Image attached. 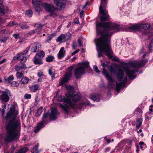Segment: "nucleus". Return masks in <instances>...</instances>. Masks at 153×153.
Returning a JSON list of instances; mask_svg holds the SVG:
<instances>
[{
    "mask_svg": "<svg viewBox=\"0 0 153 153\" xmlns=\"http://www.w3.org/2000/svg\"><path fill=\"white\" fill-rule=\"evenodd\" d=\"M96 27L97 36H101L98 39H94L98 57L102 56L103 53H104L109 58L119 62L120 60L118 58L113 57L110 46V37L113 33L119 31V25L112 22H100L96 24Z\"/></svg>",
    "mask_w": 153,
    "mask_h": 153,
    "instance_id": "f257e3e1",
    "label": "nucleus"
},
{
    "mask_svg": "<svg viewBox=\"0 0 153 153\" xmlns=\"http://www.w3.org/2000/svg\"><path fill=\"white\" fill-rule=\"evenodd\" d=\"M18 114L15 111L14 105H12L7 115V119L13 117L6 126V134L4 140L7 143L13 140H18L20 136V123L19 120L15 119V117Z\"/></svg>",
    "mask_w": 153,
    "mask_h": 153,
    "instance_id": "f03ea898",
    "label": "nucleus"
},
{
    "mask_svg": "<svg viewBox=\"0 0 153 153\" xmlns=\"http://www.w3.org/2000/svg\"><path fill=\"white\" fill-rule=\"evenodd\" d=\"M148 61V60L146 59L130 62L126 63V67H123V68L129 79H134L136 77V75L134 74L138 72V69H134L130 70L129 68L131 67L135 68H139L140 67L145 65Z\"/></svg>",
    "mask_w": 153,
    "mask_h": 153,
    "instance_id": "7ed1b4c3",
    "label": "nucleus"
},
{
    "mask_svg": "<svg viewBox=\"0 0 153 153\" xmlns=\"http://www.w3.org/2000/svg\"><path fill=\"white\" fill-rule=\"evenodd\" d=\"M124 71L121 69H119L117 72V75L118 79L120 81L119 83L116 82V91L117 92L120 91V88L124 86L127 80L126 76H124Z\"/></svg>",
    "mask_w": 153,
    "mask_h": 153,
    "instance_id": "20e7f679",
    "label": "nucleus"
},
{
    "mask_svg": "<svg viewBox=\"0 0 153 153\" xmlns=\"http://www.w3.org/2000/svg\"><path fill=\"white\" fill-rule=\"evenodd\" d=\"M66 87V89L69 91L65 93L66 96L68 98H70L73 100V103H76L81 99L80 95L76 93L74 91L73 87L70 85H67Z\"/></svg>",
    "mask_w": 153,
    "mask_h": 153,
    "instance_id": "39448f33",
    "label": "nucleus"
},
{
    "mask_svg": "<svg viewBox=\"0 0 153 153\" xmlns=\"http://www.w3.org/2000/svg\"><path fill=\"white\" fill-rule=\"evenodd\" d=\"M89 66V63L88 62H83L80 65L76 68L74 70V74L76 78H80L83 74H85V69L88 68Z\"/></svg>",
    "mask_w": 153,
    "mask_h": 153,
    "instance_id": "423d86ee",
    "label": "nucleus"
},
{
    "mask_svg": "<svg viewBox=\"0 0 153 153\" xmlns=\"http://www.w3.org/2000/svg\"><path fill=\"white\" fill-rule=\"evenodd\" d=\"M44 6L46 9L51 13V15L53 17H55L57 16L56 12V9L51 4L47 3H45Z\"/></svg>",
    "mask_w": 153,
    "mask_h": 153,
    "instance_id": "0eeeda50",
    "label": "nucleus"
},
{
    "mask_svg": "<svg viewBox=\"0 0 153 153\" xmlns=\"http://www.w3.org/2000/svg\"><path fill=\"white\" fill-rule=\"evenodd\" d=\"M102 73L105 75V77L108 81V87L110 88H113L115 86V82L108 74L107 70L104 68L103 69Z\"/></svg>",
    "mask_w": 153,
    "mask_h": 153,
    "instance_id": "6e6552de",
    "label": "nucleus"
},
{
    "mask_svg": "<svg viewBox=\"0 0 153 153\" xmlns=\"http://www.w3.org/2000/svg\"><path fill=\"white\" fill-rule=\"evenodd\" d=\"M11 95V93L8 90L2 92V94L0 96V99L1 102H8L10 99L9 97Z\"/></svg>",
    "mask_w": 153,
    "mask_h": 153,
    "instance_id": "1a4fd4ad",
    "label": "nucleus"
},
{
    "mask_svg": "<svg viewBox=\"0 0 153 153\" xmlns=\"http://www.w3.org/2000/svg\"><path fill=\"white\" fill-rule=\"evenodd\" d=\"M72 69L73 68L72 67H70L68 68V72L65 73V77L62 79L61 82L60 83L61 85H63L71 77L72 75L71 72Z\"/></svg>",
    "mask_w": 153,
    "mask_h": 153,
    "instance_id": "9d476101",
    "label": "nucleus"
},
{
    "mask_svg": "<svg viewBox=\"0 0 153 153\" xmlns=\"http://www.w3.org/2000/svg\"><path fill=\"white\" fill-rule=\"evenodd\" d=\"M58 10H63L65 7L66 0H53Z\"/></svg>",
    "mask_w": 153,
    "mask_h": 153,
    "instance_id": "9b49d317",
    "label": "nucleus"
},
{
    "mask_svg": "<svg viewBox=\"0 0 153 153\" xmlns=\"http://www.w3.org/2000/svg\"><path fill=\"white\" fill-rule=\"evenodd\" d=\"M71 36V34L68 33L64 34H62L57 38L56 41L61 42H65L69 39Z\"/></svg>",
    "mask_w": 153,
    "mask_h": 153,
    "instance_id": "f8f14e48",
    "label": "nucleus"
},
{
    "mask_svg": "<svg viewBox=\"0 0 153 153\" xmlns=\"http://www.w3.org/2000/svg\"><path fill=\"white\" fill-rule=\"evenodd\" d=\"M58 100L59 101H63L65 103H67L72 108H74V105L76 103H73V100L71 99L70 98H65L62 96H60L58 97Z\"/></svg>",
    "mask_w": 153,
    "mask_h": 153,
    "instance_id": "ddd939ff",
    "label": "nucleus"
},
{
    "mask_svg": "<svg viewBox=\"0 0 153 153\" xmlns=\"http://www.w3.org/2000/svg\"><path fill=\"white\" fill-rule=\"evenodd\" d=\"M100 12L102 15L100 17V21L101 22L107 21L109 18V16L107 14V11L104 9H102V7H99Z\"/></svg>",
    "mask_w": 153,
    "mask_h": 153,
    "instance_id": "4468645a",
    "label": "nucleus"
},
{
    "mask_svg": "<svg viewBox=\"0 0 153 153\" xmlns=\"http://www.w3.org/2000/svg\"><path fill=\"white\" fill-rule=\"evenodd\" d=\"M31 47V51L35 53L37 52L39 50L40 48L41 45L38 42H35L34 44H31L29 46V48Z\"/></svg>",
    "mask_w": 153,
    "mask_h": 153,
    "instance_id": "2eb2a0df",
    "label": "nucleus"
},
{
    "mask_svg": "<svg viewBox=\"0 0 153 153\" xmlns=\"http://www.w3.org/2000/svg\"><path fill=\"white\" fill-rule=\"evenodd\" d=\"M59 113L56 108H53L52 109L50 115L49 119L50 121L54 120L57 118L58 115Z\"/></svg>",
    "mask_w": 153,
    "mask_h": 153,
    "instance_id": "dca6fc26",
    "label": "nucleus"
},
{
    "mask_svg": "<svg viewBox=\"0 0 153 153\" xmlns=\"http://www.w3.org/2000/svg\"><path fill=\"white\" fill-rule=\"evenodd\" d=\"M49 115V113H44L43 115L42 121L40 122V123L43 125L45 124H47L49 122L48 117Z\"/></svg>",
    "mask_w": 153,
    "mask_h": 153,
    "instance_id": "f3484780",
    "label": "nucleus"
},
{
    "mask_svg": "<svg viewBox=\"0 0 153 153\" xmlns=\"http://www.w3.org/2000/svg\"><path fill=\"white\" fill-rule=\"evenodd\" d=\"M39 53H36L35 56L34 57L33 60V62L36 65H41L43 64V62L42 59L39 56Z\"/></svg>",
    "mask_w": 153,
    "mask_h": 153,
    "instance_id": "a211bd4d",
    "label": "nucleus"
},
{
    "mask_svg": "<svg viewBox=\"0 0 153 153\" xmlns=\"http://www.w3.org/2000/svg\"><path fill=\"white\" fill-rule=\"evenodd\" d=\"M22 53H19L18 54L17 57H14L13 60L18 59L19 60H21L22 62H24L26 61L27 58L25 56H23Z\"/></svg>",
    "mask_w": 153,
    "mask_h": 153,
    "instance_id": "6ab92c4d",
    "label": "nucleus"
},
{
    "mask_svg": "<svg viewBox=\"0 0 153 153\" xmlns=\"http://www.w3.org/2000/svg\"><path fill=\"white\" fill-rule=\"evenodd\" d=\"M100 95L98 94H93L91 95L90 98L93 100L99 102L100 100Z\"/></svg>",
    "mask_w": 153,
    "mask_h": 153,
    "instance_id": "aec40b11",
    "label": "nucleus"
},
{
    "mask_svg": "<svg viewBox=\"0 0 153 153\" xmlns=\"http://www.w3.org/2000/svg\"><path fill=\"white\" fill-rule=\"evenodd\" d=\"M65 53V51L64 50V47H62L60 49L59 53L57 54L58 57L59 59H61L64 57Z\"/></svg>",
    "mask_w": 153,
    "mask_h": 153,
    "instance_id": "412c9836",
    "label": "nucleus"
},
{
    "mask_svg": "<svg viewBox=\"0 0 153 153\" xmlns=\"http://www.w3.org/2000/svg\"><path fill=\"white\" fill-rule=\"evenodd\" d=\"M59 105L60 107L65 112L67 113L69 111V107L66 104L62 105L61 103H59Z\"/></svg>",
    "mask_w": 153,
    "mask_h": 153,
    "instance_id": "4be33fe9",
    "label": "nucleus"
},
{
    "mask_svg": "<svg viewBox=\"0 0 153 153\" xmlns=\"http://www.w3.org/2000/svg\"><path fill=\"white\" fill-rule=\"evenodd\" d=\"M140 29L139 24H137L132 25L129 28V30L131 31H134L138 30Z\"/></svg>",
    "mask_w": 153,
    "mask_h": 153,
    "instance_id": "5701e85b",
    "label": "nucleus"
},
{
    "mask_svg": "<svg viewBox=\"0 0 153 153\" xmlns=\"http://www.w3.org/2000/svg\"><path fill=\"white\" fill-rule=\"evenodd\" d=\"M14 79L13 76L12 75H10L8 77L4 78V80L6 83L10 84L12 80Z\"/></svg>",
    "mask_w": 153,
    "mask_h": 153,
    "instance_id": "b1692460",
    "label": "nucleus"
},
{
    "mask_svg": "<svg viewBox=\"0 0 153 153\" xmlns=\"http://www.w3.org/2000/svg\"><path fill=\"white\" fill-rule=\"evenodd\" d=\"M44 127V126L39 123L38 124L34 130V132L36 133L39 131L41 129Z\"/></svg>",
    "mask_w": 153,
    "mask_h": 153,
    "instance_id": "393cba45",
    "label": "nucleus"
},
{
    "mask_svg": "<svg viewBox=\"0 0 153 153\" xmlns=\"http://www.w3.org/2000/svg\"><path fill=\"white\" fill-rule=\"evenodd\" d=\"M139 25L140 29L142 28L145 30H147L149 29L151 27V25L148 23L144 24H139Z\"/></svg>",
    "mask_w": 153,
    "mask_h": 153,
    "instance_id": "a878e982",
    "label": "nucleus"
},
{
    "mask_svg": "<svg viewBox=\"0 0 153 153\" xmlns=\"http://www.w3.org/2000/svg\"><path fill=\"white\" fill-rule=\"evenodd\" d=\"M8 8L7 7L3 6L2 7H0V14L1 15H4L7 12Z\"/></svg>",
    "mask_w": 153,
    "mask_h": 153,
    "instance_id": "bb28decb",
    "label": "nucleus"
},
{
    "mask_svg": "<svg viewBox=\"0 0 153 153\" xmlns=\"http://www.w3.org/2000/svg\"><path fill=\"white\" fill-rule=\"evenodd\" d=\"M29 81L28 78L26 77H23L20 81L21 83L23 84H26L28 83Z\"/></svg>",
    "mask_w": 153,
    "mask_h": 153,
    "instance_id": "cd10ccee",
    "label": "nucleus"
},
{
    "mask_svg": "<svg viewBox=\"0 0 153 153\" xmlns=\"http://www.w3.org/2000/svg\"><path fill=\"white\" fill-rule=\"evenodd\" d=\"M26 68L25 64H23L21 66H18L17 65L15 66V69L16 71H19L21 69L25 68Z\"/></svg>",
    "mask_w": 153,
    "mask_h": 153,
    "instance_id": "c85d7f7f",
    "label": "nucleus"
},
{
    "mask_svg": "<svg viewBox=\"0 0 153 153\" xmlns=\"http://www.w3.org/2000/svg\"><path fill=\"white\" fill-rule=\"evenodd\" d=\"M28 150V149L26 147H24L21 149L19 150L17 152L15 153H25Z\"/></svg>",
    "mask_w": 153,
    "mask_h": 153,
    "instance_id": "c756f323",
    "label": "nucleus"
},
{
    "mask_svg": "<svg viewBox=\"0 0 153 153\" xmlns=\"http://www.w3.org/2000/svg\"><path fill=\"white\" fill-rule=\"evenodd\" d=\"M43 109L42 107H40L37 110V113L36 114L35 116L36 117H38L42 113V110Z\"/></svg>",
    "mask_w": 153,
    "mask_h": 153,
    "instance_id": "7c9ffc66",
    "label": "nucleus"
},
{
    "mask_svg": "<svg viewBox=\"0 0 153 153\" xmlns=\"http://www.w3.org/2000/svg\"><path fill=\"white\" fill-rule=\"evenodd\" d=\"M33 6L36 4H41L42 3L41 0H32Z\"/></svg>",
    "mask_w": 153,
    "mask_h": 153,
    "instance_id": "2f4dec72",
    "label": "nucleus"
},
{
    "mask_svg": "<svg viewBox=\"0 0 153 153\" xmlns=\"http://www.w3.org/2000/svg\"><path fill=\"white\" fill-rule=\"evenodd\" d=\"M142 119L140 118L138 119L136 127L137 128H139L141 126L142 122Z\"/></svg>",
    "mask_w": 153,
    "mask_h": 153,
    "instance_id": "473e14b6",
    "label": "nucleus"
},
{
    "mask_svg": "<svg viewBox=\"0 0 153 153\" xmlns=\"http://www.w3.org/2000/svg\"><path fill=\"white\" fill-rule=\"evenodd\" d=\"M38 86L37 85H35L32 86L31 88V91L32 92H36L38 89Z\"/></svg>",
    "mask_w": 153,
    "mask_h": 153,
    "instance_id": "72a5a7b5",
    "label": "nucleus"
},
{
    "mask_svg": "<svg viewBox=\"0 0 153 153\" xmlns=\"http://www.w3.org/2000/svg\"><path fill=\"white\" fill-rule=\"evenodd\" d=\"M10 84L13 87H18L19 86V83L17 82L13 81Z\"/></svg>",
    "mask_w": 153,
    "mask_h": 153,
    "instance_id": "f704fd0d",
    "label": "nucleus"
},
{
    "mask_svg": "<svg viewBox=\"0 0 153 153\" xmlns=\"http://www.w3.org/2000/svg\"><path fill=\"white\" fill-rule=\"evenodd\" d=\"M43 26V25L41 24H39L38 27L35 30L38 33H40L41 30L42 29V27Z\"/></svg>",
    "mask_w": 153,
    "mask_h": 153,
    "instance_id": "c9c22d12",
    "label": "nucleus"
},
{
    "mask_svg": "<svg viewBox=\"0 0 153 153\" xmlns=\"http://www.w3.org/2000/svg\"><path fill=\"white\" fill-rule=\"evenodd\" d=\"M54 59V57L53 56H49L46 58V60L47 62H50L52 61Z\"/></svg>",
    "mask_w": 153,
    "mask_h": 153,
    "instance_id": "e433bc0d",
    "label": "nucleus"
},
{
    "mask_svg": "<svg viewBox=\"0 0 153 153\" xmlns=\"http://www.w3.org/2000/svg\"><path fill=\"white\" fill-rule=\"evenodd\" d=\"M41 4H36L35 6H33L35 8V11L36 12H39L42 10V9L40 7Z\"/></svg>",
    "mask_w": 153,
    "mask_h": 153,
    "instance_id": "4c0bfd02",
    "label": "nucleus"
},
{
    "mask_svg": "<svg viewBox=\"0 0 153 153\" xmlns=\"http://www.w3.org/2000/svg\"><path fill=\"white\" fill-rule=\"evenodd\" d=\"M106 0H102L100 7L101 6L102 7V9H103V7H105L106 5Z\"/></svg>",
    "mask_w": 153,
    "mask_h": 153,
    "instance_id": "58836bf2",
    "label": "nucleus"
},
{
    "mask_svg": "<svg viewBox=\"0 0 153 153\" xmlns=\"http://www.w3.org/2000/svg\"><path fill=\"white\" fill-rule=\"evenodd\" d=\"M38 145H37L36 146H35L33 147L32 151L33 153H34L35 151V153H39V151L38 150Z\"/></svg>",
    "mask_w": 153,
    "mask_h": 153,
    "instance_id": "ea45409f",
    "label": "nucleus"
},
{
    "mask_svg": "<svg viewBox=\"0 0 153 153\" xmlns=\"http://www.w3.org/2000/svg\"><path fill=\"white\" fill-rule=\"evenodd\" d=\"M33 13L32 11L30 10H27L26 12V14L30 17L32 16Z\"/></svg>",
    "mask_w": 153,
    "mask_h": 153,
    "instance_id": "a19ab883",
    "label": "nucleus"
},
{
    "mask_svg": "<svg viewBox=\"0 0 153 153\" xmlns=\"http://www.w3.org/2000/svg\"><path fill=\"white\" fill-rule=\"evenodd\" d=\"M19 25L21 29L22 30L27 29L29 28V27L27 25L25 24L20 25Z\"/></svg>",
    "mask_w": 153,
    "mask_h": 153,
    "instance_id": "79ce46f5",
    "label": "nucleus"
},
{
    "mask_svg": "<svg viewBox=\"0 0 153 153\" xmlns=\"http://www.w3.org/2000/svg\"><path fill=\"white\" fill-rule=\"evenodd\" d=\"M16 76L17 78L20 79L23 77V74L22 73L18 72L16 73Z\"/></svg>",
    "mask_w": 153,
    "mask_h": 153,
    "instance_id": "37998d69",
    "label": "nucleus"
},
{
    "mask_svg": "<svg viewBox=\"0 0 153 153\" xmlns=\"http://www.w3.org/2000/svg\"><path fill=\"white\" fill-rule=\"evenodd\" d=\"M39 53V56L40 57H43L45 55V53L44 52L42 51H41L39 53Z\"/></svg>",
    "mask_w": 153,
    "mask_h": 153,
    "instance_id": "c03bdc74",
    "label": "nucleus"
},
{
    "mask_svg": "<svg viewBox=\"0 0 153 153\" xmlns=\"http://www.w3.org/2000/svg\"><path fill=\"white\" fill-rule=\"evenodd\" d=\"M29 50V48H26L25 50L23 51V52L20 53H22V55L23 56H25V55L27 53V52H28Z\"/></svg>",
    "mask_w": 153,
    "mask_h": 153,
    "instance_id": "a18cd8bd",
    "label": "nucleus"
},
{
    "mask_svg": "<svg viewBox=\"0 0 153 153\" xmlns=\"http://www.w3.org/2000/svg\"><path fill=\"white\" fill-rule=\"evenodd\" d=\"M24 98L26 99H30L31 98V95L30 94H26L24 96Z\"/></svg>",
    "mask_w": 153,
    "mask_h": 153,
    "instance_id": "49530a36",
    "label": "nucleus"
},
{
    "mask_svg": "<svg viewBox=\"0 0 153 153\" xmlns=\"http://www.w3.org/2000/svg\"><path fill=\"white\" fill-rule=\"evenodd\" d=\"M94 69L95 71L98 74H99L100 72V71L98 69V68L97 66L96 65L94 66Z\"/></svg>",
    "mask_w": 153,
    "mask_h": 153,
    "instance_id": "de8ad7c7",
    "label": "nucleus"
},
{
    "mask_svg": "<svg viewBox=\"0 0 153 153\" xmlns=\"http://www.w3.org/2000/svg\"><path fill=\"white\" fill-rule=\"evenodd\" d=\"M53 38V36L52 35H50L48 36V39L46 40L45 41V42H49Z\"/></svg>",
    "mask_w": 153,
    "mask_h": 153,
    "instance_id": "09e8293b",
    "label": "nucleus"
},
{
    "mask_svg": "<svg viewBox=\"0 0 153 153\" xmlns=\"http://www.w3.org/2000/svg\"><path fill=\"white\" fill-rule=\"evenodd\" d=\"M8 39V38L7 37H4L1 38L0 40L1 42H4Z\"/></svg>",
    "mask_w": 153,
    "mask_h": 153,
    "instance_id": "8fccbe9b",
    "label": "nucleus"
},
{
    "mask_svg": "<svg viewBox=\"0 0 153 153\" xmlns=\"http://www.w3.org/2000/svg\"><path fill=\"white\" fill-rule=\"evenodd\" d=\"M6 105H4L2 108L1 112L2 113V115L4 114V110L6 108Z\"/></svg>",
    "mask_w": 153,
    "mask_h": 153,
    "instance_id": "3c124183",
    "label": "nucleus"
},
{
    "mask_svg": "<svg viewBox=\"0 0 153 153\" xmlns=\"http://www.w3.org/2000/svg\"><path fill=\"white\" fill-rule=\"evenodd\" d=\"M78 42L79 45H80L81 47H83V46L82 45V40L80 39H79L78 40Z\"/></svg>",
    "mask_w": 153,
    "mask_h": 153,
    "instance_id": "603ef678",
    "label": "nucleus"
},
{
    "mask_svg": "<svg viewBox=\"0 0 153 153\" xmlns=\"http://www.w3.org/2000/svg\"><path fill=\"white\" fill-rule=\"evenodd\" d=\"M77 45L76 44V41H74L73 43V48L74 49H75V48L76 47Z\"/></svg>",
    "mask_w": 153,
    "mask_h": 153,
    "instance_id": "864d4df0",
    "label": "nucleus"
},
{
    "mask_svg": "<svg viewBox=\"0 0 153 153\" xmlns=\"http://www.w3.org/2000/svg\"><path fill=\"white\" fill-rule=\"evenodd\" d=\"M79 51V49H77V50L75 51L74 52L72 53L71 55L73 56L75 55L76 53H78Z\"/></svg>",
    "mask_w": 153,
    "mask_h": 153,
    "instance_id": "5fc2aeb1",
    "label": "nucleus"
},
{
    "mask_svg": "<svg viewBox=\"0 0 153 153\" xmlns=\"http://www.w3.org/2000/svg\"><path fill=\"white\" fill-rule=\"evenodd\" d=\"M108 70L110 72L112 73L114 72V69L112 67H110L108 68Z\"/></svg>",
    "mask_w": 153,
    "mask_h": 153,
    "instance_id": "6e6d98bb",
    "label": "nucleus"
},
{
    "mask_svg": "<svg viewBox=\"0 0 153 153\" xmlns=\"http://www.w3.org/2000/svg\"><path fill=\"white\" fill-rule=\"evenodd\" d=\"M13 36L15 37L16 39H17L19 37V35L18 34H14Z\"/></svg>",
    "mask_w": 153,
    "mask_h": 153,
    "instance_id": "4d7b16f0",
    "label": "nucleus"
},
{
    "mask_svg": "<svg viewBox=\"0 0 153 153\" xmlns=\"http://www.w3.org/2000/svg\"><path fill=\"white\" fill-rule=\"evenodd\" d=\"M82 104L87 105H91L90 102L87 100H86L85 103H82Z\"/></svg>",
    "mask_w": 153,
    "mask_h": 153,
    "instance_id": "13d9d810",
    "label": "nucleus"
},
{
    "mask_svg": "<svg viewBox=\"0 0 153 153\" xmlns=\"http://www.w3.org/2000/svg\"><path fill=\"white\" fill-rule=\"evenodd\" d=\"M37 75L39 77H40L42 76H43V72H39L38 73Z\"/></svg>",
    "mask_w": 153,
    "mask_h": 153,
    "instance_id": "bf43d9fd",
    "label": "nucleus"
},
{
    "mask_svg": "<svg viewBox=\"0 0 153 153\" xmlns=\"http://www.w3.org/2000/svg\"><path fill=\"white\" fill-rule=\"evenodd\" d=\"M49 74L50 75H51L53 74L52 70L51 69H49L48 71Z\"/></svg>",
    "mask_w": 153,
    "mask_h": 153,
    "instance_id": "052dcab7",
    "label": "nucleus"
},
{
    "mask_svg": "<svg viewBox=\"0 0 153 153\" xmlns=\"http://www.w3.org/2000/svg\"><path fill=\"white\" fill-rule=\"evenodd\" d=\"M145 52V51H144V49L143 48L140 51V54H143L144 53V52Z\"/></svg>",
    "mask_w": 153,
    "mask_h": 153,
    "instance_id": "680f3d73",
    "label": "nucleus"
},
{
    "mask_svg": "<svg viewBox=\"0 0 153 153\" xmlns=\"http://www.w3.org/2000/svg\"><path fill=\"white\" fill-rule=\"evenodd\" d=\"M84 13V11H81L80 13V17L82 18V17L83 14Z\"/></svg>",
    "mask_w": 153,
    "mask_h": 153,
    "instance_id": "e2e57ef3",
    "label": "nucleus"
},
{
    "mask_svg": "<svg viewBox=\"0 0 153 153\" xmlns=\"http://www.w3.org/2000/svg\"><path fill=\"white\" fill-rule=\"evenodd\" d=\"M74 22L76 24H78L79 23L78 19H75L74 20Z\"/></svg>",
    "mask_w": 153,
    "mask_h": 153,
    "instance_id": "0e129e2a",
    "label": "nucleus"
},
{
    "mask_svg": "<svg viewBox=\"0 0 153 153\" xmlns=\"http://www.w3.org/2000/svg\"><path fill=\"white\" fill-rule=\"evenodd\" d=\"M35 31L36 30H32L30 32V34H34L35 33Z\"/></svg>",
    "mask_w": 153,
    "mask_h": 153,
    "instance_id": "69168bd1",
    "label": "nucleus"
},
{
    "mask_svg": "<svg viewBox=\"0 0 153 153\" xmlns=\"http://www.w3.org/2000/svg\"><path fill=\"white\" fill-rule=\"evenodd\" d=\"M6 59H2V60H1V61H0L1 62V63L2 64V63H3L4 62L6 61Z\"/></svg>",
    "mask_w": 153,
    "mask_h": 153,
    "instance_id": "338daca9",
    "label": "nucleus"
},
{
    "mask_svg": "<svg viewBox=\"0 0 153 153\" xmlns=\"http://www.w3.org/2000/svg\"><path fill=\"white\" fill-rule=\"evenodd\" d=\"M152 48V46L151 45V44H150L148 47V49H149V51H150V50L151 51V48Z\"/></svg>",
    "mask_w": 153,
    "mask_h": 153,
    "instance_id": "774afa93",
    "label": "nucleus"
}]
</instances>
